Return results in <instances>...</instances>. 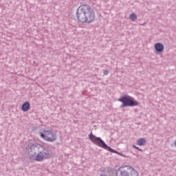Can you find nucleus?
Returning a JSON list of instances; mask_svg holds the SVG:
<instances>
[{"instance_id": "nucleus-12", "label": "nucleus", "mask_w": 176, "mask_h": 176, "mask_svg": "<svg viewBox=\"0 0 176 176\" xmlns=\"http://www.w3.org/2000/svg\"><path fill=\"white\" fill-rule=\"evenodd\" d=\"M133 148H134V149H137V151H140V152H142V149L140 148V147L135 146V145H133Z\"/></svg>"}, {"instance_id": "nucleus-11", "label": "nucleus", "mask_w": 176, "mask_h": 176, "mask_svg": "<svg viewBox=\"0 0 176 176\" xmlns=\"http://www.w3.org/2000/svg\"><path fill=\"white\" fill-rule=\"evenodd\" d=\"M129 19L130 20H131L132 21H135V20H137V14H135V13H132L129 15Z\"/></svg>"}, {"instance_id": "nucleus-6", "label": "nucleus", "mask_w": 176, "mask_h": 176, "mask_svg": "<svg viewBox=\"0 0 176 176\" xmlns=\"http://www.w3.org/2000/svg\"><path fill=\"white\" fill-rule=\"evenodd\" d=\"M155 49L157 53H162L164 50V45L161 43H157L155 44Z\"/></svg>"}, {"instance_id": "nucleus-4", "label": "nucleus", "mask_w": 176, "mask_h": 176, "mask_svg": "<svg viewBox=\"0 0 176 176\" xmlns=\"http://www.w3.org/2000/svg\"><path fill=\"white\" fill-rule=\"evenodd\" d=\"M38 135L47 142H54L57 140V133L52 130L41 129Z\"/></svg>"}, {"instance_id": "nucleus-10", "label": "nucleus", "mask_w": 176, "mask_h": 176, "mask_svg": "<svg viewBox=\"0 0 176 176\" xmlns=\"http://www.w3.org/2000/svg\"><path fill=\"white\" fill-rule=\"evenodd\" d=\"M128 176H138V173L134 168H132L131 173Z\"/></svg>"}, {"instance_id": "nucleus-2", "label": "nucleus", "mask_w": 176, "mask_h": 176, "mask_svg": "<svg viewBox=\"0 0 176 176\" xmlns=\"http://www.w3.org/2000/svg\"><path fill=\"white\" fill-rule=\"evenodd\" d=\"M30 149L34 153L30 156V159L36 162H43L52 157L50 151L39 144H31Z\"/></svg>"}, {"instance_id": "nucleus-8", "label": "nucleus", "mask_w": 176, "mask_h": 176, "mask_svg": "<svg viewBox=\"0 0 176 176\" xmlns=\"http://www.w3.org/2000/svg\"><path fill=\"white\" fill-rule=\"evenodd\" d=\"M117 176H129V173L126 169L121 168L118 170Z\"/></svg>"}, {"instance_id": "nucleus-1", "label": "nucleus", "mask_w": 176, "mask_h": 176, "mask_svg": "<svg viewBox=\"0 0 176 176\" xmlns=\"http://www.w3.org/2000/svg\"><path fill=\"white\" fill-rule=\"evenodd\" d=\"M76 19L81 24H90L96 20V12L90 6L83 4L77 9Z\"/></svg>"}, {"instance_id": "nucleus-5", "label": "nucleus", "mask_w": 176, "mask_h": 176, "mask_svg": "<svg viewBox=\"0 0 176 176\" xmlns=\"http://www.w3.org/2000/svg\"><path fill=\"white\" fill-rule=\"evenodd\" d=\"M118 101L122 102L121 108H124V107H138L140 105V103L130 96H124L119 98Z\"/></svg>"}, {"instance_id": "nucleus-9", "label": "nucleus", "mask_w": 176, "mask_h": 176, "mask_svg": "<svg viewBox=\"0 0 176 176\" xmlns=\"http://www.w3.org/2000/svg\"><path fill=\"white\" fill-rule=\"evenodd\" d=\"M136 144L139 146H144L146 145V140L144 138H139L136 141Z\"/></svg>"}, {"instance_id": "nucleus-3", "label": "nucleus", "mask_w": 176, "mask_h": 176, "mask_svg": "<svg viewBox=\"0 0 176 176\" xmlns=\"http://www.w3.org/2000/svg\"><path fill=\"white\" fill-rule=\"evenodd\" d=\"M88 137L89 140H90L93 142V144H95V145L100 146V148H103V149H106V151H109V152L117 153L116 151L112 149L111 147L107 145V144H105V142L101 138L96 137L93 134V133H91L88 135Z\"/></svg>"}, {"instance_id": "nucleus-13", "label": "nucleus", "mask_w": 176, "mask_h": 176, "mask_svg": "<svg viewBox=\"0 0 176 176\" xmlns=\"http://www.w3.org/2000/svg\"><path fill=\"white\" fill-rule=\"evenodd\" d=\"M109 74V72L107 70L104 71V75H108Z\"/></svg>"}, {"instance_id": "nucleus-7", "label": "nucleus", "mask_w": 176, "mask_h": 176, "mask_svg": "<svg viewBox=\"0 0 176 176\" xmlns=\"http://www.w3.org/2000/svg\"><path fill=\"white\" fill-rule=\"evenodd\" d=\"M30 102L26 101L22 104L21 111H23V112H27L30 111Z\"/></svg>"}]
</instances>
